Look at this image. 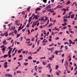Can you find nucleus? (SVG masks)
<instances>
[{"label": "nucleus", "instance_id": "1", "mask_svg": "<svg viewBox=\"0 0 77 77\" xmlns=\"http://www.w3.org/2000/svg\"><path fill=\"white\" fill-rule=\"evenodd\" d=\"M54 10H55V9H48V11L49 12H51L52 13L54 12V11H53Z\"/></svg>", "mask_w": 77, "mask_h": 77}, {"label": "nucleus", "instance_id": "31", "mask_svg": "<svg viewBox=\"0 0 77 77\" xmlns=\"http://www.w3.org/2000/svg\"><path fill=\"white\" fill-rule=\"evenodd\" d=\"M39 42H40V40H38L37 42V44L38 45H39Z\"/></svg>", "mask_w": 77, "mask_h": 77}, {"label": "nucleus", "instance_id": "37", "mask_svg": "<svg viewBox=\"0 0 77 77\" xmlns=\"http://www.w3.org/2000/svg\"><path fill=\"white\" fill-rule=\"evenodd\" d=\"M11 24H12V23H11L10 24H8V26H9Z\"/></svg>", "mask_w": 77, "mask_h": 77}, {"label": "nucleus", "instance_id": "48", "mask_svg": "<svg viewBox=\"0 0 77 77\" xmlns=\"http://www.w3.org/2000/svg\"><path fill=\"white\" fill-rule=\"evenodd\" d=\"M26 41H30V39L29 38L27 39H26Z\"/></svg>", "mask_w": 77, "mask_h": 77}, {"label": "nucleus", "instance_id": "53", "mask_svg": "<svg viewBox=\"0 0 77 77\" xmlns=\"http://www.w3.org/2000/svg\"><path fill=\"white\" fill-rule=\"evenodd\" d=\"M8 23H9V22H5V24H8Z\"/></svg>", "mask_w": 77, "mask_h": 77}, {"label": "nucleus", "instance_id": "23", "mask_svg": "<svg viewBox=\"0 0 77 77\" xmlns=\"http://www.w3.org/2000/svg\"><path fill=\"white\" fill-rule=\"evenodd\" d=\"M67 26H66H66H63V28H62V29H66V28H67Z\"/></svg>", "mask_w": 77, "mask_h": 77}, {"label": "nucleus", "instance_id": "5", "mask_svg": "<svg viewBox=\"0 0 77 77\" xmlns=\"http://www.w3.org/2000/svg\"><path fill=\"white\" fill-rule=\"evenodd\" d=\"M6 40H4L3 42V45H6Z\"/></svg>", "mask_w": 77, "mask_h": 77}, {"label": "nucleus", "instance_id": "49", "mask_svg": "<svg viewBox=\"0 0 77 77\" xmlns=\"http://www.w3.org/2000/svg\"><path fill=\"white\" fill-rule=\"evenodd\" d=\"M43 2L44 3H46L47 2V0H43Z\"/></svg>", "mask_w": 77, "mask_h": 77}, {"label": "nucleus", "instance_id": "57", "mask_svg": "<svg viewBox=\"0 0 77 77\" xmlns=\"http://www.w3.org/2000/svg\"><path fill=\"white\" fill-rule=\"evenodd\" d=\"M31 20H30V19H29L28 20V22H29V23H30V21H31Z\"/></svg>", "mask_w": 77, "mask_h": 77}, {"label": "nucleus", "instance_id": "2", "mask_svg": "<svg viewBox=\"0 0 77 77\" xmlns=\"http://www.w3.org/2000/svg\"><path fill=\"white\" fill-rule=\"evenodd\" d=\"M54 48L53 47L52 48H47V50H49V51H51V53H52V52H53V49H54Z\"/></svg>", "mask_w": 77, "mask_h": 77}, {"label": "nucleus", "instance_id": "61", "mask_svg": "<svg viewBox=\"0 0 77 77\" xmlns=\"http://www.w3.org/2000/svg\"><path fill=\"white\" fill-rule=\"evenodd\" d=\"M72 30L71 29H69V32H71L72 31Z\"/></svg>", "mask_w": 77, "mask_h": 77}, {"label": "nucleus", "instance_id": "46", "mask_svg": "<svg viewBox=\"0 0 77 77\" xmlns=\"http://www.w3.org/2000/svg\"><path fill=\"white\" fill-rule=\"evenodd\" d=\"M56 40H57L59 39V37H57L56 38H55Z\"/></svg>", "mask_w": 77, "mask_h": 77}, {"label": "nucleus", "instance_id": "59", "mask_svg": "<svg viewBox=\"0 0 77 77\" xmlns=\"http://www.w3.org/2000/svg\"><path fill=\"white\" fill-rule=\"evenodd\" d=\"M21 51L19 50L18 51V53H21Z\"/></svg>", "mask_w": 77, "mask_h": 77}, {"label": "nucleus", "instance_id": "42", "mask_svg": "<svg viewBox=\"0 0 77 77\" xmlns=\"http://www.w3.org/2000/svg\"><path fill=\"white\" fill-rule=\"evenodd\" d=\"M75 2H73V4L71 6H73L74 4H75Z\"/></svg>", "mask_w": 77, "mask_h": 77}, {"label": "nucleus", "instance_id": "22", "mask_svg": "<svg viewBox=\"0 0 77 77\" xmlns=\"http://www.w3.org/2000/svg\"><path fill=\"white\" fill-rule=\"evenodd\" d=\"M72 13H73V12L72 11L69 12V15H71L72 14Z\"/></svg>", "mask_w": 77, "mask_h": 77}, {"label": "nucleus", "instance_id": "28", "mask_svg": "<svg viewBox=\"0 0 77 77\" xmlns=\"http://www.w3.org/2000/svg\"><path fill=\"white\" fill-rule=\"evenodd\" d=\"M28 35H29V34H30V30L28 29Z\"/></svg>", "mask_w": 77, "mask_h": 77}, {"label": "nucleus", "instance_id": "9", "mask_svg": "<svg viewBox=\"0 0 77 77\" xmlns=\"http://www.w3.org/2000/svg\"><path fill=\"white\" fill-rule=\"evenodd\" d=\"M67 25V23L66 22H65L64 23V24H62V26H66Z\"/></svg>", "mask_w": 77, "mask_h": 77}, {"label": "nucleus", "instance_id": "21", "mask_svg": "<svg viewBox=\"0 0 77 77\" xmlns=\"http://www.w3.org/2000/svg\"><path fill=\"white\" fill-rule=\"evenodd\" d=\"M58 52V51H55V53L56 54V55H58V54L57 53Z\"/></svg>", "mask_w": 77, "mask_h": 77}, {"label": "nucleus", "instance_id": "3", "mask_svg": "<svg viewBox=\"0 0 77 77\" xmlns=\"http://www.w3.org/2000/svg\"><path fill=\"white\" fill-rule=\"evenodd\" d=\"M7 64H8V62H6L4 64V68H7V67L8 66V65H7Z\"/></svg>", "mask_w": 77, "mask_h": 77}, {"label": "nucleus", "instance_id": "13", "mask_svg": "<svg viewBox=\"0 0 77 77\" xmlns=\"http://www.w3.org/2000/svg\"><path fill=\"white\" fill-rule=\"evenodd\" d=\"M35 11H40L41 10V8H37L35 9Z\"/></svg>", "mask_w": 77, "mask_h": 77}, {"label": "nucleus", "instance_id": "14", "mask_svg": "<svg viewBox=\"0 0 77 77\" xmlns=\"http://www.w3.org/2000/svg\"><path fill=\"white\" fill-rule=\"evenodd\" d=\"M70 3H71L70 1H69L66 2V5H68L69 4H70Z\"/></svg>", "mask_w": 77, "mask_h": 77}, {"label": "nucleus", "instance_id": "30", "mask_svg": "<svg viewBox=\"0 0 77 77\" xmlns=\"http://www.w3.org/2000/svg\"><path fill=\"white\" fill-rule=\"evenodd\" d=\"M15 50H16V48H14V49H13V50L12 53H14V51H15Z\"/></svg>", "mask_w": 77, "mask_h": 77}, {"label": "nucleus", "instance_id": "58", "mask_svg": "<svg viewBox=\"0 0 77 77\" xmlns=\"http://www.w3.org/2000/svg\"><path fill=\"white\" fill-rule=\"evenodd\" d=\"M38 28H36L34 29V30H35L36 31V30H38Z\"/></svg>", "mask_w": 77, "mask_h": 77}, {"label": "nucleus", "instance_id": "8", "mask_svg": "<svg viewBox=\"0 0 77 77\" xmlns=\"http://www.w3.org/2000/svg\"><path fill=\"white\" fill-rule=\"evenodd\" d=\"M38 15H35L34 18H35V20H36V19H37V18H38L39 17V16H38Z\"/></svg>", "mask_w": 77, "mask_h": 77}, {"label": "nucleus", "instance_id": "44", "mask_svg": "<svg viewBox=\"0 0 77 77\" xmlns=\"http://www.w3.org/2000/svg\"><path fill=\"white\" fill-rule=\"evenodd\" d=\"M19 57H23V55H20L19 56Z\"/></svg>", "mask_w": 77, "mask_h": 77}, {"label": "nucleus", "instance_id": "20", "mask_svg": "<svg viewBox=\"0 0 77 77\" xmlns=\"http://www.w3.org/2000/svg\"><path fill=\"white\" fill-rule=\"evenodd\" d=\"M31 8V7H29L27 9V11H30V8Z\"/></svg>", "mask_w": 77, "mask_h": 77}, {"label": "nucleus", "instance_id": "63", "mask_svg": "<svg viewBox=\"0 0 77 77\" xmlns=\"http://www.w3.org/2000/svg\"><path fill=\"white\" fill-rule=\"evenodd\" d=\"M51 40H52V39L51 38H50L49 39H48L49 41H51Z\"/></svg>", "mask_w": 77, "mask_h": 77}, {"label": "nucleus", "instance_id": "45", "mask_svg": "<svg viewBox=\"0 0 77 77\" xmlns=\"http://www.w3.org/2000/svg\"><path fill=\"white\" fill-rule=\"evenodd\" d=\"M65 63L66 64V65H67V66H68V61H66Z\"/></svg>", "mask_w": 77, "mask_h": 77}, {"label": "nucleus", "instance_id": "10", "mask_svg": "<svg viewBox=\"0 0 77 77\" xmlns=\"http://www.w3.org/2000/svg\"><path fill=\"white\" fill-rule=\"evenodd\" d=\"M18 23V20H16V24H17V26H18V25H20V24H17Z\"/></svg>", "mask_w": 77, "mask_h": 77}, {"label": "nucleus", "instance_id": "19", "mask_svg": "<svg viewBox=\"0 0 77 77\" xmlns=\"http://www.w3.org/2000/svg\"><path fill=\"white\" fill-rule=\"evenodd\" d=\"M45 5H43L42 6H40V8H44V7H45Z\"/></svg>", "mask_w": 77, "mask_h": 77}, {"label": "nucleus", "instance_id": "12", "mask_svg": "<svg viewBox=\"0 0 77 77\" xmlns=\"http://www.w3.org/2000/svg\"><path fill=\"white\" fill-rule=\"evenodd\" d=\"M42 69V67H38L37 68L39 70Z\"/></svg>", "mask_w": 77, "mask_h": 77}, {"label": "nucleus", "instance_id": "34", "mask_svg": "<svg viewBox=\"0 0 77 77\" xmlns=\"http://www.w3.org/2000/svg\"><path fill=\"white\" fill-rule=\"evenodd\" d=\"M32 44H33V43H31L30 44H29L28 45H27L28 46H30V45H32Z\"/></svg>", "mask_w": 77, "mask_h": 77}, {"label": "nucleus", "instance_id": "11", "mask_svg": "<svg viewBox=\"0 0 77 77\" xmlns=\"http://www.w3.org/2000/svg\"><path fill=\"white\" fill-rule=\"evenodd\" d=\"M69 44H71L72 43V40H71V39L69 40Z\"/></svg>", "mask_w": 77, "mask_h": 77}, {"label": "nucleus", "instance_id": "62", "mask_svg": "<svg viewBox=\"0 0 77 77\" xmlns=\"http://www.w3.org/2000/svg\"><path fill=\"white\" fill-rule=\"evenodd\" d=\"M2 51H4L5 50V48H2Z\"/></svg>", "mask_w": 77, "mask_h": 77}, {"label": "nucleus", "instance_id": "27", "mask_svg": "<svg viewBox=\"0 0 77 77\" xmlns=\"http://www.w3.org/2000/svg\"><path fill=\"white\" fill-rule=\"evenodd\" d=\"M45 21H47V20H48V17H47L46 16L45 17Z\"/></svg>", "mask_w": 77, "mask_h": 77}, {"label": "nucleus", "instance_id": "4", "mask_svg": "<svg viewBox=\"0 0 77 77\" xmlns=\"http://www.w3.org/2000/svg\"><path fill=\"white\" fill-rule=\"evenodd\" d=\"M5 76H6V77H9L10 76H11V74L8 73L5 75Z\"/></svg>", "mask_w": 77, "mask_h": 77}, {"label": "nucleus", "instance_id": "38", "mask_svg": "<svg viewBox=\"0 0 77 77\" xmlns=\"http://www.w3.org/2000/svg\"><path fill=\"white\" fill-rule=\"evenodd\" d=\"M26 43H27V44H29L30 43V41H29V42H26Z\"/></svg>", "mask_w": 77, "mask_h": 77}, {"label": "nucleus", "instance_id": "60", "mask_svg": "<svg viewBox=\"0 0 77 77\" xmlns=\"http://www.w3.org/2000/svg\"><path fill=\"white\" fill-rule=\"evenodd\" d=\"M43 33L44 35H45V33H46V31H45V30H44Z\"/></svg>", "mask_w": 77, "mask_h": 77}, {"label": "nucleus", "instance_id": "24", "mask_svg": "<svg viewBox=\"0 0 77 77\" xmlns=\"http://www.w3.org/2000/svg\"><path fill=\"white\" fill-rule=\"evenodd\" d=\"M17 38H18V37H19V36H20V34H18V33H17Z\"/></svg>", "mask_w": 77, "mask_h": 77}, {"label": "nucleus", "instance_id": "55", "mask_svg": "<svg viewBox=\"0 0 77 77\" xmlns=\"http://www.w3.org/2000/svg\"><path fill=\"white\" fill-rule=\"evenodd\" d=\"M51 71H52V69L51 68V69H50V71H49V72L51 73Z\"/></svg>", "mask_w": 77, "mask_h": 77}, {"label": "nucleus", "instance_id": "7", "mask_svg": "<svg viewBox=\"0 0 77 77\" xmlns=\"http://www.w3.org/2000/svg\"><path fill=\"white\" fill-rule=\"evenodd\" d=\"M74 17V14H73L71 15V18H72V19H73Z\"/></svg>", "mask_w": 77, "mask_h": 77}, {"label": "nucleus", "instance_id": "25", "mask_svg": "<svg viewBox=\"0 0 77 77\" xmlns=\"http://www.w3.org/2000/svg\"><path fill=\"white\" fill-rule=\"evenodd\" d=\"M58 69V66L57 65H56L55 67V69Z\"/></svg>", "mask_w": 77, "mask_h": 77}, {"label": "nucleus", "instance_id": "17", "mask_svg": "<svg viewBox=\"0 0 77 77\" xmlns=\"http://www.w3.org/2000/svg\"><path fill=\"white\" fill-rule=\"evenodd\" d=\"M24 65H25V66H27V65H28V63H24Z\"/></svg>", "mask_w": 77, "mask_h": 77}, {"label": "nucleus", "instance_id": "29", "mask_svg": "<svg viewBox=\"0 0 77 77\" xmlns=\"http://www.w3.org/2000/svg\"><path fill=\"white\" fill-rule=\"evenodd\" d=\"M11 51H8V54H11Z\"/></svg>", "mask_w": 77, "mask_h": 77}, {"label": "nucleus", "instance_id": "15", "mask_svg": "<svg viewBox=\"0 0 77 77\" xmlns=\"http://www.w3.org/2000/svg\"><path fill=\"white\" fill-rule=\"evenodd\" d=\"M28 59H29L30 60V59H32L33 58L32 57L29 56V57H28Z\"/></svg>", "mask_w": 77, "mask_h": 77}, {"label": "nucleus", "instance_id": "51", "mask_svg": "<svg viewBox=\"0 0 77 77\" xmlns=\"http://www.w3.org/2000/svg\"><path fill=\"white\" fill-rule=\"evenodd\" d=\"M66 12V9H65L64 10V12Z\"/></svg>", "mask_w": 77, "mask_h": 77}, {"label": "nucleus", "instance_id": "54", "mask_svg": "<svg viewBox=\"0 0 77 77\" xmlns=\"http://www.w3.org/2000/svg\"><path fill=\"white\" fill-rule=\"evenodd\" d=\"M65 55V54H63L61 55V56L63 57Z\"/></svg>", "mask_w": 77, "mask_h": 77}, {"label": "nucleus", "instance_id": "43", "mask_svg": "<svg viewBox=\"0 0 77 77\" xmlns=\"http://www.w3.org/2000/svg\"><path fill=\"white\" fill-rule=\"evenodd\" d=\"M29 24H30V23H29V24L27 25L26 27H29Z\"/></svg>", "mask_w": 77, "mask_h": 77}, {"label": "nucleus", "instance_id": "33", "mask_svg": "<svg viewBox=\"0 0 77 77\" xmlns=\"http://www.w3.org/2000/svg\"><path fill=\"white\" fill-rule=\"evenodd\" d=\"M56 74L57 75H59V73L58 72H56Z\"/></svg>", "mask_w": 77, "mask_h": 77}, {"label": "nucleus", "instance_id": "6", "mask_svg": "<svg viewBox=\"0 0 77 77\" xmlns=\"http://www.w3.org/2000/svg\"><path fill=\"white\" fill-rule=\"evenodd\" d=\"M5 35V36L6 37L8 36V32H6L4 33Z\"/></svg>", "mask_w": 77, "mask_h": 77}, {"label": "nucleus", "instance_id": "16", "mask_svg": "<svg viewBox=\"0 0 77 77\" xmlns=\"http://www.w3.org/2000/svg\"><path fill=\"white\" fill-rule=\"evenodd\" d=\"M36 68H37V65H36L34 67V68L35 69V70L36 71H37V69H36Z\"/></svg>", "mask_w": 77, "mask_h": 77}, {"label": "nucleus", "instance_id": "56", "mask_svg": "<svg viewBox=\"0 0 77 77\" xmlns=\"http://www.w3.org/2000/svg\"><path fill=\"white\" fill-rule=\"evenodd\" d=\"M49 60H53V59L52 58V57H49Z\"/></svg>", "mask_w": 77, "mask_h": 77}, {"label": "nucleus", "instance_id": "26", "mask_svg": "<svg viewBox=\"0 0 77 77\" xmlns=\"http://www.w3.org/2000/svg\"><path fill=\"white\" fill-rule=\"evenodd\" d=\"M17 73H21V72H20V70H18L17 72Z\"/></svg>", "mask_w": 77, "mask_h": 77}, {"label": "nucleus", "instance_id": "50", "mask_svg": "<svg viewBox=\"0 0 77 77\" xmlns=\"http://www.w3.org/2000/svg\"><path fill=\"white\" fill-rule=\"evenodd\" d=\"M8 56H9V57L11 58V54L8 55Z\"/></svg>", "mask_w": 77, "mask_h": 77}, {"label": "nucleus", "instance_id": "47", "mask_svg": "<svg viewBox=\"0 0 77 77\" xmlns=\"http://www.w3.org/2000/svg\"><path fill=\"white\" fill-rule=\"evenodd\" d=\"M45 59V57H42L40 58V59Z\"/></svg>", "mask_w": 77, "mask_h": 77}, {"label": "nucleus", "instance_id": "39", "mask_svg": "<svg viewBox=\"0 0 77 77\" xmlns=\"http://www.w3.org/2000/svg\"><path fill=\"white\" fill-rule=\"evenodd\" d=\"M21 29V27L20 26L18 29V30H20Z\"/></svg>", "mask_w": 77, "mask_h": 77}, {"label": "nucleus", "instance_id": "52", "mask_svg": "<svg viewBox=\"0 0 77 77\" xmlns=\"http://www.w3.org/2000/svg\"><path fill=\"white\" fill-rule=\"evenodd\" d=\"M0 35H1V36H4V35H5V34H0Z\"/></svg>", "mask_w": 77, "mask_h": 77}, {"label": "nucleus", "instance_id": "40", "mask_svg": "<svg viewBox=\"0 0 77 77\" xmlns=\"http://www.w3.org/2000/svg\"><path fill=\"white\" fill-rule=\"evenodd\" d=\"M65 48L66 50H68V47H67V46H65Z\"/></svg>", "mask_w": 77, "mask_h": 77}, {"label": "nucleus", "instance_id": "36", "mask_svg": "<svg viewBox=\"0 0 77 77\" xmlns=\"http://www.w3.org/2000/svg\"><path fill=\"white\" fill-rule=\"evenodd\" d=\"M34 40H35V38H32L31 41H33Z\"/></svg>", "mask_w": 77, "mask_h": 77}, {"label": "nucleus", "instance_id": "32", "mask_svg": "<svg viewBox=\"0 0 77 77\" xmlns=\"http://www.w3.org/2000/svg\"><path fill=\"white\" fill-rule=\"evenodd\" d=\"M64 44L65 45H66V44H69V43L68 42H65Z\"/></svg>", "mask_w": 77, "mask_h": 77}, {"label": "nucleus", "instance_id": "18", "mask_svg": "<svg viewBox=\"0 0 77 77\" xmlns=\"http://www.w3.org/2000/svg\"><path fill=\"white\" fill-rule=\"evenodd\" d=\"M8 57V55L5 54L4 55L3 57L4 58H5V57Z\"/></svg>", "mask_w": 77, "mask_h": 77}, {"label": "nucleus", "instance_id": "35", "mask_svg": "<svg viewBox=\"0 0 77 77\" xmlns=\"http://www.w3.org/2000/svg\"><path fill=\"white\" fill-rule=\"evenodd\" d=\"M23 37H21L20 38V41H23Z\"/></svg>", "mask_w": 77, "mask_h": 77}, {"label": "nucleus", "instance_id": "41", "mask_svg": "<svg viewBox=\"0 0 77 77\" xmlns=\"http://www.w3.org/2000/svg\"><path fill=\"white\" fill-rule=\"evenodd\" d=\"M33 25L34 26H36V23H35V22H33Z\"/></svg>", "mask_w": 77, "mask_h": 77}, {"label": "nucleus", "instance_id": "64", "mask_svg": "<svg viewBox=\"0 0 77 77\" xmlns=\"http://www.w3.org/2000/svg\"><path fill=\"white\" fill-rule=\"evenodd\" d=\"M74 74L75 75H76V74H77V71H76L74 73Z\"/></svg>", "mask_w": 77, "mask_h": 77}]
</instances>
